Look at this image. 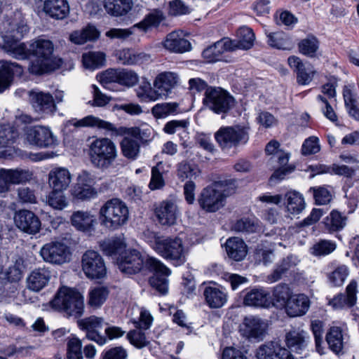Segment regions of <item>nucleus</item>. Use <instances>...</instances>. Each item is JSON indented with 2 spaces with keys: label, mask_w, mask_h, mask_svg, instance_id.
<instances>
[{
  "label": "nucleus",
  "mask_w": 359,
  "mask_h": 359,
  "mask_svg": "<svg viewBox=\"0 0 359 359\" xmlns=\"http://www.w3.org/2000/svg\"><path fill=\"white\" fill-rule=\"evenodd\" d=\"M236 187L234 179L215 182L201 191L198 198L200 208L206 212L218 211L225 205L226 198L235 193Z\"/></svg>",
  "instance_id": "f257e3e1"
},
{
  "label": "nucleus",
  "mask_w": 359,
  "mask_h": 359,
  "mask_svg": "<svg viewBox=\"0 0 359 359\" xmlns=\"http://www.w3.org/2000/svg\"><path fill=\"white\" fill-rule=\"evenodd\" d=\"M69 123L75 127H90L98 130H104L106 134L111 136H122L124 135H131L134 137L144 139L145 135L151 133V128L147 127L145 129L135 127L127 128L126 127H116L114 124L102 120L93 115L87 116L80 120L72 119ZM148 135L147 137H149Z\"/></svg>",
  "instance_id": "f03ea898"
},
{
  "label": "nucleus",
  "mask_w": 359,
  "mask_h": 359,
  "mask_svg": "<svg viewBox=\"0 0 359 359\" xmlns=\"http://www.w3.org/2000/svg\"><path fill=\"white\" fill-rule=\"evenodd\" d=\"M53 309L62 312L67 317L79 318L84 313V301L81 294L76 290L62 287L50 302Z\"/></svg>",
  "instance_id": "7ed1b4c3"
},
{
  "label": "nucleus",
  "mask_w": 359,
  "mask_h": 359,
  "mask_svg": "<svg viewBox=\"0 0 359 359\" xmlns=\"http://www.w3.org/2000/svg\"><path fill=\"white\" fill-rule=\"evenodd\" d=\"M88 154L93 167L105 170L114 164L118 151L116 144L109 138L97 137L90 143Z\"/></svg>",
  "instance_id": "20e7f679"
},
{
  "label": "nucleus",
  "mask_w": 359,
  "mask_h": 359,
  "mask_svg": "<svg viewBox=\"0 0 359 359\" xmlns=\"http://www.w3.org/2000/svg\"><path fill=\"white\" fill-rule=\"evenodd\" d=\"M128 219V208L123 201L118 198L107 201L99 211L100 224L111 231L118 229L125 225Z\"/></svg>",
  "instance_id": "39448f33"
},
{
  "label": "nucleus",
  "mask_w": 359,
  "mask_h": 359,
  "mask_svg": "<svg viewBox=\"0 0 359 359\" xmlns=\"http://www.w3.org/2000/svg\"><path fill=\"white\" fill-rule=\"evenodd\" d=\"M53 49V43L48 39L38 38L31 42L29 47V56L32 55L36 57L29 67L32 74H41L52 69Z\"/></svg>",
  "instance_id": "423d86ee"
},
{
  "label": "nucleus",
  "mask_w": 359,
  "mask_h": 359,
  "mask_svg": "<svg viewBox=\"0 0 359 359\" xmlns=\"http://www.w3.org/2000/svg\"><path fill=\"white\" fill-rule=\"evenodd\" d=\"M215 139L223 151L245 144L249 140V128L239 125L224 126L215 133Z\"/></svg>",
  "instance_id": "0eeeda50"
},
{
  "label": "nucleus",
  "mask_w": 359,
  "mask_h": 359,
  "mask_svg": "<svg viewBox=\"0 0 359 359\" xmlns=\"http://www.w3.org/2000/svg\"><path fill=\"white\" fill-rule=\"evenodd\" d=\"M154 249L175 266L182 265L186 262L187 252L183 246L182 239L178 237L156 239Z\"/></svg>",
  "instance_id": "6e6552de"
},
{
  "label": "nucleus",
  "mask_w": 359,
  "mask_h": 359,
  "mask_svg": "<svg viewBox=\"0 0 359 359\" xmlns=\"http://www.w3.org/2000/svg\"><path fill=\"white\" fill-rule=\"evenodd\" d=\"M203 104L216 114H226L234 106V98L219 87L208 88L203 100Z\"/></svg>",
  "instance_id": "1a4fd4ad"
},
{
  "label": "nucleus",
  "mask_w": 359,
  "mask_h": 359,
  "mask_svg": "<svg viewBox=\"0 0 359 359\" xmlns=\"http://www.w3.org/2000/svg\"><path fill=\"white\" fill-rule=\"evenodd\" d=\"M147 265L149 270L155 271V273L149 280V285L158 294H166L168 292L167 277L170 274V270L155 258L148 259Z\"/></svg>",
  "instance_id": "9d476101"
},
{
  "label": "nucleus",
  "mask_w": 359,
  "mask_h": 359,
  "mask_svg": "<svg viewBox=\"0 0 359 359\" xmlns=\"http://www.w3.org/2000/svg\"><path fill=\"white\" fill-rule=\"evenodd\" d=\"M82 270L85 275L91 279L104 278L107 268L102 256L95 250H87L81 259Z\"/></svg>",
  "instance_id": "9b49d317"
},
{
  "label": "nucleus",
  "mask_w": 359,
  "mask_h": 359,
  "mask_svg": "<svg viewBox=\"0 0 359 359\" xmlns=\"http://www.w3.org/2000/svg\"><path fill=\"white\" fill-rule=\"evenodd\" d=\"M145 258L136 250H125L117 258V265L120 271L127 274H135L141 271L144 266L148 268Z\"/></svg>",
  "instance_id": "f8f14e48"
},
{
  "label": "nucleus",
  "mask_w": 359,
  "mask_h": 359,
  "mask_svg": "<svg viewBox=\"0 0 359 359\" xmlns=\"http://www.w3.org/2000/svg\"><path fill=\"white\" fill-rule=\"evenodd\" d=\"M105 325L107 323L104 319L96 316H90L82 319L78 318L77 320L79 329L86 332V337L101 346L107 343V337L100 332V330L102 329Z\"/></svg>",
  "instance_id": "ddd939ff"
},
{
  "label": "nucleus",
  "mask_w": 359,
  "mask_h": 359,
  "mask_svg": "<svg viewBox=\"0 0 359 359\" xmlns=\"http://www.w3.org/2000/svg\"><path fill=\"white\" fill-rule=\"evenodd\" d=\"M40 255L45 262L56 264H62L70 259L69 248L58 241L45 244L40 250Z\"/></svg>",
  "instance_id": "4468645a"
},
{
  "label": "nucleus",
  "mask_w": 359,
  "mask_h": 359,
  "mask_svg": "<svg viewBox=\"0 0 359 359\" xmlns=\"http://www.w3.org/2000/svg\"><path fill=\"white\" fill-rule=\"evenodd\" d=\"M178 81L177 74L165 72L159 74L154 81V91H150V100L155 101L166 97Z\"/></svg>",
  "instance_id": "2eb2a0df"
},
{
  "label": "nucleus",
  "mask_w": 359,
  "mask_h": 359,
  "mask_svg": "<svg viewBox=\"0 0 359 359\" xmlns=\"http://www.w3.org/2000/svg\"><path fill=\"white\" fill-rule=\"evenodd\" d=\"M266 330V323L255 316L245 317L240 326V332L243 337L259 341L263 339Z\"/></svg>",
  "instance_id": "dca6fc26"
},
{
  "label": "nucleus",
  "mask_w": 359,
  "mask_h": 359,
  "mask_svg": "<svg viewBox=\"0 0 359 359\" xmlns=\"http://www.w3.org/2000/svg\"><path fill=\"white\" fill-rule=\"evenodd\" d=\"M28 96L29 102L37 112L53 114L57 110L54 98L49 93L32 90L29 91Z\"/></svg>",
  "instance_id": "f3484780"
},
{
  "label": "nucleus",
  "mask_w": 359,
  "mask_h": 359,
  "mask_svg": "<svg viewBox=\"0 0 359 359\" xmlns=\"http://www.w3.org/2000/svg\"><path fill=\"white\" fill-rule=\"evenodd\" d=\"M2 34L4 43L2 49L11 57L17 60H25L29 57V48L20 39L12 37L14 30L7 29Z\"/></svg>",
  "instance_id": "a211bd4d"
},
{
  "label": "nucleus",
  "mask_w": 359,
  "mask_h": 359,
  "mask_svg": "<svg viewBox=\"0 0 359 359\" xmlns=\"http://www.w3.org/2000/svg\"><path fill=\"white\" fill-rule=\"evenodd\" d=\"M26 139L30 144L39 147H50L56 144V140L50 130L41 126L28 128L26 132Z\"/></svg>",
  "instance_id": "6ab92c4d"
},
{
  "label": "nucleus",
  "mask_w": 359,
  "mask_h": 359,
  "mask_svg": "<svg viewBox=\"0 0 359 359\" xmlns=\"http://www.w3.org/2000/svg\"><path fill=\"white\" fill-rule=\"evenodd\" d=\"M154 214L161 225L171 226L175 223L179 210L175 201L165 200L155 205Z\"/></svg>",
  "instance_id": "aec40b11"
},
{
  "label": "nucleus",
  "mask_w": 359,
  "mask_h": 359,
  "mask_svg": "<svg viewBox=\"0 0 359 359\" xmlns=\"http://www.w3.org/2000/svg\"><path fill=\"white\" fill-rule=\"evenodd\" d=\"M290 67L297 75V81L299 85H307L312 80L316 74L313 67L303 61L297 56L292 55L287 58Z\"/></svg>",
  "instance_id": "412c9836"
},
{
  "label": "nucleus",
  "mask_w": 359,
  "mask_h": 359,
  "mask_svg": "<svg viewBox=\"0 0 359 359\" xmlns=\"http://www.w3.org/2000/svg\"><path fill=\"white\" fill-rule=\"evenodd\" d=\"M257 359H294L290 352L278 341H269L259 347Z\"/></svg>",
  "instance_id": "4be33fe9"
},
{
  "label": "nucleus",
  "mask_w": 359,
  "mask_h": 359,
  "mask_svg": "<svg viewBox=\"0 0 359 359\" xmlns=\"http://www.w3.org/2000/svg\"><path fill=\"white\" fill-rule=\"evenodd\" d=\"M15 222L19 229L29 234L38 233L41 228V222L38 217L27 210H22L17 212Z\"/></svg>",
  "instance_id": "5701e85b"
},
{
  "label": "nucleus",
  "mask_w": 359,
  "mask_h": 359,
  "mask_svg": "<svg viewBox=\"0 0 359 359\" xmlns=\"http://www.w3.org/2000/svg\"><path fill=\"white\" fill-rule=\"evenodd\" d=\"M22 73L23 69L18 63L7 60L0 61V93L11 86L15 75L21 76Z\"/></svg>",
  "instance_id": "b1692460"
},
{
  "label": "nucleus",
  "mask_w": 359,
  "mask_h": 359,
  "mask_svg": "<svg viewBox=\"0 0 359 359\" xmlns=\"http://www.w3.org/2000/svg\"><path fill=\"white\" fill-rule=\"evenodd\" d=\"M233 43L227 38L222 39L208 46L203 51V57L208 62H215L222 60L223 54L232 51Z\"/></svg>",
  "instance_id": "393cba45"
},
{
  "label": "nucleus",
  "mask_w": 359,
  "mask_h": 359,
  "mask_svg": "<svg viewBox=\"0 0 359 359\" xmlns=\"http://www.w3.org/2000/svg\"><path fill=\"white\" fill-rule=\"evenodd\" d=\"M72 182V175L69 170L64 167L53 168L48 173L50 187L55 191L66 190Z\"/></svg>",
  "instance_id": "a878e982"
},
{
  "label": "nucleus",
  "mask_w": 359,
  "mask_h": 359,
  "mask_svg": "<svg viewBox=\"0 0 359 359\" xmlns=\"http://www.w3.org/2000/svg\"><path fill=\"white\" fill-rule=\"evenodd\" d=\"M243 304L257 308H269L271 306V297L266 290L254 288L245 294Z\"/></svg>",
  "instance_id": "bb28decb"
},
{
  "label": "nucleus",
  "mask_w": 359,
  "mask_h": 359,
  "mask_svg": "<svg viewBox=\"0 0 359 359\" xmlns=\"http://www.w3.org/2000/svg\"><path fill=\"white\" fill-rule=\"evenodd\" d=\"M71 223L79 231L90 232L95 229L97 219L89 211L78 210L72 215Z\"/></svg>",
  "instance_id": "cd10ccee"
},
{
  "label": "nucleus",
  "mask_w": 359,
  "mask_h": 359,
  "mask_svg": "<svg viewBox=\"0 0 359 359\" xmlns=\"http://www.w3.org/2000/svg\"><path fill=\"white\" fill-rule=\"evenodd\" d=\"M309 306L310 302L306 295L292 294L285 310L289 316L297 317L304 315L308 311Z\"/></svg>",
  "instance_id": "c85d7f7f"
},
{
  "label": "nucleus",
  "mask_w": 359,
  "mask_h": 359,
  "mask_svg": "<svg viewBox=\"0 0 359 359\" xmlns=\"http://www.w3.org/2000/svg\"><path fill=\"white\" fill-rule=\"evenodd\" d=\"M344 104L348 115L359 121V100L354 83L346 85L343 89Z\"/></svg>",
  "instance_id": "c756f323"
},
{
  "label": "nucleus",
  "mask_w": 359,
  "mask_h": 359,
  "mask_svg": "<svg viewBox=\"0 0 359 359\" xmlns=\"http://www.w3.org/2000/svg\"><path fill=\"white\" fill-rule=\"evenodd\" d=\"M285 210L289 215L301 214L306 208L303 195L295 190H290L285 194Z\"/></svg>",
  "instance_id": "7c9ffc66"
},
{
  "label": "nucleus",
  "mask_w": 359,
  "mask_h": 359,
  "mask_svg": "<svg viewBox=\"0 0 359 359\" xmlns=\"http://www.w3.org/2000/svg\"><path fill=\"white\" fill-rule=\"evenodd\" d=\"M163 46L170 52L182 53L191 49L190 42L184 39L182 32H172L168 34Z\"/></svg>",
  "instance_id": "2f4dec72"
},
{
  "label": "nucleus",
  "mask_w": 359,
  "mask_h": 359,
  "mask_svg": "<svg viewBox=\"0 0 359 359\" xmlns=\"http://www.w3.org/2000/svg\"><path fill=\"white\" fill-rule=\"evenodd\" d=\"M50 276V272L47 268L34 269L27 278L28 289L34 292L40 291L48 284Z\"/></svg>",
  "instance_id": "473e14b6"
},
{
  "label": "nucleus",
  "mask_w": 359,
  "mask_h": 359,
  "mask_svg": "<svg viewBox=\"0 0 359 359\" xmlns=\"http://www.w3.org/2000/svg\"><path fill=\"white\" fill-rule=\"evenodd\" d=\"M228 257L236 262L242 261L248 254V247L243 239L238 237L229 238L225 244Z\"/></svg>",
  "instance_id": "72a5a7b5"
},
{
  "label": "nucleus",
  "mask_w": 359,
  "mask_h": 359,
  "mask_svg": "<svg viewBox=\"0 0 359 359\" xmlns=\"http://www.w3.org/2000/svg\"><path fill=\"white\" fill-rule=\"evenodd\" d=\"M44 12L53 18L64 19L69 12V7L66 0H46L43 5Z\"/></svg>",
  "instance_id": "f704fd0d"
},
{
  "label": "nucleus",
  "mask_w": 359,
  "mask_h": 359,
  "mask_svg": "<svg viewBox=\"0 0 359 359\" xmlns=\"http://www.w3.org/2000/svg\"><path fill=\"white\" fill-rule=\"evenodd\" d=\"M203 296L206 304L212 309L221 308L226 302V294L216 287H205Z\"/></svg>",
  "instance_id": "c9c22d12"
},
{
  "label": "nucleus",
  "mask_w": 359,
  "mask_h": 359,
  "mask_svg": "<svg viewBox=\"0 0 359 359\" xmlns=\"http://www.w3.org/2000/svg\"><path fill=\"white\" fill-rule=\"evenodd\" d=\"M292 295V292L287 285L279 284L276 285L272 292L271 306L278 309H285Z\"/></svg>",
  "instance_id": "e433bc0d"
},
{
  "label": "nucleus",
  "mask_w": 359,
  "mask_h": 359,
  "mask_svg": "<svg viewBox=\"0 0 359 359\" xmlns=\"http://www.w3.org/2000/svg\"><path fill=\"white\" fill-rule=\"evenodd\" d=\"M126 245L123 238L113 237L100 242V248L107 256L121 255L125 251Z\"/></svg>",
  "instance_id": "4c0bfd02"
},
{
  "label": "nucleus",
  "mask_w": 359,
  "mask_h": 359,
  "mask_svg": "<svg viewBox=\"0 0 359 359\" xmlns=\"http://www.w3.org/2000/svg\"><path fill=\"white\" fill-rule=\"evenodd\" d=\"M238 39L232 41V51L236 49L248 50L253 46L255 39V34L252 29L248 27H243L237 32Z\"/></svg>",
  "instance_id": "58836bf2"
},
{
  "label": "nucleus",
  "mask_w": 359,
  "mask_h": 359,
  "mask_svg": "<svg viewBox=\"0 0 359 359\" xmlns=\"http://www.w3.org/2000/svg\"><path fill=\"white\" fill-rule=\"evenodd\" d=\"M104 7L107 13L113 16H122L132 8V0H104Z\"/></svg>",
  "instance_id": "ea45409f"
},
{
  "label": "nucleus",
  "mask_w": 359,
  "mask_h": 359,
  "mask_svg": "<svg viewBox=\"0 0 359 359\" xmlns=\"http://www.w3.org/2000/svg\"><path fill=\"white\" fill-rule=\"evenodd\" d=\"M99 32L92 25H88L81 30L72 32L69 36L70 41L75 44L81 45L88 41H93L97 39Z\"/></svg>",
  "instance_id": "a19ab883"
},
{
  "label": "nucleus",
  "mask_w": 359,
  "mask_h": 359,
  "mask_svg": "<svg viewBox=\"0 0 359 359\" xmlns=\"http://www.w3.org/2000/svg\"><path fill=\"white\" fill-rule=\"evenodd\" d=\"M82 62L85 68L95 69L104 65L105 54L102 52H88L82 55Z\"/></svg>",
  "instance_id": "79ce46f5"
},
{
  "label": "nucleus",
  "mask_w": 359,
  "mask_h": 359,
  "mask_svg": "<svg viewBox=\"0 0 359 359\" xmlns=\"http://www.w3.org/2000/svg\"><path fill=\"white\" fill-rule=\"evenodd\" d=\"M123 155L130 160H135L139 155L140 145L137 140L125 137L120 143Z\"/></svg>",
  "instance_id": "37998d69"
},
{
  "label": "nucleus",
  "mask_w": 359,
  "mask_h": 359,
  "mask_svg": "<svg viewBox=\"0 0 359 359\" xmlns=\"http://www.w3.org/2000/svg\"><path fill=\"white\" fill-rule=\"evenodd\" d=\"M7 29H13L14 32L12 33V37L18 39H22L29 32V27L23 21L20 22H10L9 20L4 21L0 24L1 33L5 34L4 31Z\"/></svg>",
  "instance_id": "c03bdc74"
},
{
  "label": "nucleus",
  "mask_w": 359,
  "mask_h": 359,
  "mask_svg": "<svg viewBox=\"0 0 359 359\" xmlns=\"http://www.w3.org/2000/svg\"><path fill=\"white\" fill-rule=\"evenodd\" d=\"M268 44L274 48L290 50L292 43L287 35L282 32H270L267 34Z\"/></svg>",
  "instance_id": "a18cd8bd"
},
{
  "label": "nucleus",
  "mask_w": 359,
  "mask_h": 359,
  "mask_svg": "<svg viewBox=\"0 0 359 359\" xmlns=\"http://www.w3.org/2000/svg\"><path fill=\"white\" fill-rule=\"evenodd\" d=\"M357 287L356 281L352 280L346 287V294L338 296V304L348 308L353 306L357 301Z\"/></svg>",
  "instance_id": "49530a36"
},
{
  "label": "nucleus",
  "mask_w": 359,
  "mask_h": 359,
  "mask_svg": "<svg viewBox=\"0 0 359 359\" xmlns=\"http://www.w3.org/2000/svg\"><path fill=\"white\" fill-rule=\"evenodd\" d=\"M4 172L11 185L24 183L32 178V173L26 170L4 168Z\"/></svg>",
  "instance_id": "de8ad7c7"
},
{
  "label": "nucleus",
  "mask_w": 359,
  "mask_h": 359,
  "mask_svg": "<svg viewBox=\"0 0 359 359\" xmlns=\"http://www.w3.org/2000/svg\"><path fill=\"white\" fill-rule=\"evenodd\" d=\"M304 337L303 331H290L285 336L286 344L292 351L297 352L305 346Z\"/></svg>",
  "instance_id": "09e8293b"
},
{
  "label": "nucleus",
  "mask_w": 359,
  "mask_h": 359,
  "mask_svg": "<svg viewBox=\"0 0 359 359\" xmlns=\"http://www.w3.org/2000/svg\"><path fill=\"white\" fill-rule=\"evenodd\" d=\"M177 177L182 181L187 179H192L196 177L200 170L198 168L193 165H191L187 161H182L177 165Z\"/></svg>",
  "instance_id": "8fccbe9b"
},
{
  "label": "nucleus",
  "mask_w": 359,
  "mask_h": 359,
  "mask_svg": "<svg viewBox=\"0 0 359 359\" xmlns=\"http://www.w3.org/2000/svg\"><path fill=\"white\" fill-rule=\"evenodd\" d=\"M109 292L104 287H96L89 293L88 304L90 306L100 307L107 299Z\"/></svg>",
  "instance_id": "3c124183"
},
{
  "label": "nucleus",
  "mask_w": 359,
  "mask_h": 359,
  "mask_svg": "<svg viewBox=\"0 0 359 359\" xmlns=\"http://www.w3.org/2000/svg\"><path fill=\"white\" fill-rule=\"evenodd\" d=\"M63 190H53L48 196V203L54 209L62 210L68 205V201L63 193Z\"/></svg>",
  "instance_id": "603ef678"
},
{
  "label": "nucleus",
  "mask_w": 359,
  "mask_h": 359,
  "mask_svg": "<svg viewBox=\"0 0 359 359\" xmlns=\"http://www.w3.org/2000/svg\"><path fill=\"white\" fill-rule=\"evenodd\" d=\"M18 137V131L10 126H1L0 129V145L2 147L13 144Z\"/></svg>",
  "instance_id": "864d4df0"
},
{
  "label": "nucleus",
  "mask_w": 359,
  "mask_h": 359,
  "mask_svg": "<svg viewBox=\"0 0 359 359\" xmlns=\"http://www.w3.org/2000/svg\"><path fill=\"white\" fill-rule=\"evenodd\" d=\"M96 195V190L91 186L76 184L72 189V196L78 200H89L95 197Z\"/></svg>",
  "instance_id": "5fc2aeb1"
},
{
  "label": "nucleus",
  "mask_w": 359,
  "mask_h": 359,
  "mask_svg": "<svg viewBox=\"0 0 359 359\" xmlns=\"http://www.w3.org/2000/svg\"><path fill=\"white\" fill-rule=\"evenodd\" d=\"M178 107L175 102L157 104L151 109L152 114L157 118H164L175 113Z\"/></svg>",
  "instance_id": "6e6d98bb"
},
{
  "label": "nucleus",
  "mask_w": 359,
  "mask_h": 359,
  "mask_svg": "<svg viewBox=\"0 0 359 359\" xmlns=\"http://www.w3.org/2000/svg\"><path fill=\"white\" fill-rule=\"evenodd\" d=\"M318 48V41L313 36L302 39L299 43V49L302 54L313 57Z\"/></svg>",
  "instance_id": "4d7b16f0"
},
{
  "label": "nucleus",
  "mask_w": 359,
  "mask_h": 359,
  "mask_svg": "<svg viewBox=\"0 0 359 359\" xmlns=\"http://www.w3.org/2000/svg\"><path fill=\"white\" fill-rule=\"evenodd\" d=\"M163 20V13L160 10H154L148 14L142 22L135 25V27L142 28L146 31L149 27L158 25Z\"/></svg>",
  "instance_id": "13d9d810"
},
{
  "label": "nucleus",
  "mask_w": 359,
  "mask_h": 359,
  "mask_svg": "<svg viewBox=\"0 0 359 359\" xmlns=\"http://www.w3.org/2000/svg\"><path fill=\"white\" fill-rule=\"evenodd\" d=\"M117 55L119 62L124 65H136L141 62L143 58L142 54H135L133 50L129 49L120 50Z\"/></svg>",
  "instance_id": "bf43d9fd"
},
{
  "label": "nucleus",
  "mask_w": 359,
  "mask_h": 359,
  "mask_svg": "<svg viewBox=\"0 0 359 359\" xmlns=\"http://www.w3.org/2000/svg\"><path fill=\"white\" fill-rule=\"evenodd\" d=\"M336 245L334 243L327 240H322L314 244L311 248V253L315 256H325L334 250Z\"/></svg>",
  "instance_id": "052dcab7"
},
{
  "label": "nucleus",
  "mask_w": 359,
  "mask_h": 359,
  "mask_svg": "<svg viewBox=\"0 0 359 359\" xmlns=\"http://www.w3.org/2000/svg\"><path fill=\"white\" fill-rule=\"evenodd\" d=\"M82 342L75 337L69 338L67 342V357L69 359H83Z\"/></svg>",
  "instance_id": "680f3d73"
},
{
  "label": "nucleus",
  "mask_w": 359,
  "mask_h": 359,
  "mask_svg": "<svg viewBox=\"0 0 359 359\" xmlns=\"http://www.w3.org/2000/svg\"><path fill=\"white\" fill-rule=\"evenodd\" d=\"M127 339L131 344L138 348L147 346L149 341L147 340L145 334L140 330H134L127 334Z\"/></svg>",
  "instance_id": "e2e57ef3"
},
{
  "label": "nucleus",
  "mask_w": 359,
  "mask_h": 359,
  "mask_svg": "<svg viewBox=\"0 0 359 359\" xmlns=\"http://www.w3.org/2000/svg\"><path fill=\"white\" fill-rule=\"evenodd\" d=\"M118 83L128 87L135 86L139 80V77L135 72L127 69L118 70Z\"/></svg>",
  "instance_id": "0e129e2a"
},
{
  "label": "nucleus",
  "mask_w": 359,
  "mask_h": 359,
  "mask_svg": "<svg viewBox=\"0 0 359 359\" xmlns=\"http://www.w3.org/2000/svg\"><path fill=\"white\" fill-rule=\"evenodd\" d=\"M320 149L318 137L311 136L307 138L302 147V154L304 156L315 154Z\"/></svg>",
  "instance_id": "69168bd1"
},
{
  "label": "nucleus",
  "mask_w": 359,
  "mask_h": 359,
  "mask_svg": "<svg viewBox=\"0 0 359 359\" xmlns=\"http://www.w3.org/2000/svg\"><path fill=\"white\" fill-rule=\"evenodd\" d=\"M118 70L109 69L98 76V79L103 87L110 88L109 85L114 83H118Z\"/></svg>",
  "instance_id": "338daca9"
},
{
  "label": "nucleus",
  "mask_w": 359,
  "mask_h": 359,
  "mask_svg": "<svg viewBox=\"0 0 359 359\" xmlns=\"http://www.w3.org/2000/svg\"><path fill=\"white\" fill-rule=\"evenodd\" d=\"M92 88L93 100L89 102L91 106L102 107L110 102L111 97L103 94L97 86L93 85Z\"/></svg>",
  "instance_id": "774afa93"
}]
</instances>
